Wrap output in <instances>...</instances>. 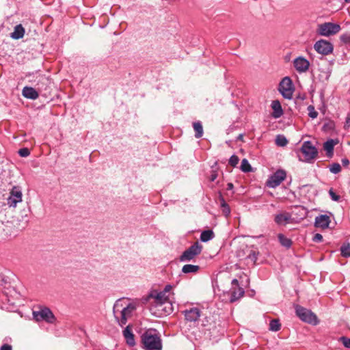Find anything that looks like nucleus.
Segmentation results:
<instances>
[{
  "label": "nucleus",
  "mask_w": 350,
  "mask_h": 350,
  "mask_svg": "<svg viewBox=\"0 0 350 350\" xmlns=\"http://www.w3.org/2000/svg\"><path fill=\"white\" fill-rule=\"evenodd\" d=\"M25 33V29L21 25L14 27V31L11 33V38L15 40L22 38Z\"/></svg>",
  "instance_id": "nucleus-21"
},
{
  "label": "nucleus",
  "mask_w": 350,
  "mask_h": 350,
  "mask_svg": "<svg viewBox=\"0 0 350 350\" xmlns=\"http://www.w3.org/2000/svg\"><path fill=\"white\" fill-rule=\"evenodd\" d=\"M22 94L24 97L32 100H35L39 96V94L34 88L27 86L23 88Z\"/></svg>",
  "instance_id": "nucleus-17"
},
{
  "label": "nucleus",
  "mask_w": 350,
  "mask_h": 350,
  "mask_svg": "<svg viewBox=\"0 0 350 350\" xmlns=\"http://www.w3.org/2000/svg\"><path fill=\"white\" fill-rule=\"evenodd\" d=\"M295 312L299 318L306 323L317 325L319 323L317 316L310 310L297 306L295 308Z\"/></svg>",
  "instance_id": "nucleus-5"
},
{
  "label": "nucleus",
  "mask_w": 350,
  "mask_h": 350,
  "mask_svg": "<svg viewBox=\"0 0 350 350\" xmlns=\"http://www.w3.org/2000/svg\"><path fill=\"white\" fill-rule=\"evenodd\" d=\"M142 341L146 350H161L162 345L160 338L154 331L149 330L142 336Z\"/></svg>",
  "instance_id": "nucleus-3"
},
{
  "label": "nucleus",
  "mask_w": 350,
  "mask_h": 350,
  "mask_svg": "<svg viewBox=\"0 0 350 350\" xmlns=\"http://www.w3.org/2000/svg\"><path fill=\"white\" fill-rule=\"evenodd\" d=\"M314 242L319 243L323 241V236L321 234L317 233L312 238Z\"/></svg>",
  "instance_id": "nucleus-39"
},
{
  "label": "nucleus",
  "mask_w": 350,
  "mask_h": 350,
  "mask_svg": "<svg viewBox=\"0 0 350 350\" xmlns=\"http://www.w3.org/2000/svg\"><path fill=\"white\" fill-rule=\"evenodd\" d=\"M314 49L318 53L327 55L332 53L334 47L331 42L322 39L315 42Z\"/></svg>",
  "instance_id": "nucleus-9"
},
{
  "label": "nucleus",
  "mask_w": 350,
  "mask_h": 350,
  "mask_svg": "<svg viewBox=\"0 0 350 350\" xmlns=\"http://www.w3.org/2000/svg\"><path fill=\"white\" fill-rule=\"evenodd\" d=\"M342 164L344 165V166H347L349 163V161L346 158H344L342 159Z\"/></svg>",
  "instance_id": "nucleus-43"
},
{
  "label": "nucleus",
  "mask_w": 350,
  "mask_h": 350,
  "mask_svg": "<svg viewBox=\"0 0 350 350\" xmlns=\"http://www.w3.org/2000/svg\"><path fill=\"white\" fill-rule=\"evenodd\" d=\"M341 254L344 257L350 256V244L349 243H344L340 247Z\"/></svg>",
  "instance_id": "nucleus-27"
},
{
  "label": "nucleus",
  "mask_w": 350,
  "mask_h": 350,
  "mask_svg": "<svg viewBox=\"0 0 350 350\" xmlns=\"http://www.w3.org/2000/svg\"><path fill=\"white\" fill-rule=\"evenodd\" d=\"M18 153H19L20 156H21L23 157H27L29 155L30 152L28 148H25L20 149L18 151Z\"/></svg>",
  "instance_id": "nucleus-36"
},
{
  "label": "nucleus",
  "mask_w": 350,
  "mask_h": 350,
  "mask_svg": "<svg viewBox=\"0 0 350 350\" xmlns=\"http://www.w3.org/2000/svg\"><path fill=\"white\" fill-rule=\"evenodd\" d=\"M275 144L278 146L284 147L288 144V141L284 135H279L275 138Z\"/></svg>",
  "instance_id": "nucleus-29"
},
{
  "label": "nucleus",
  "mask_w": 350,
  "mask_h": 350,
  "mask_svg": "<svg viewBox=\"0 0 350 350\" xmlns=\"http://www.w3.org/2000/svg\"><path fill=\"white\" fill-rule=\"evenodd\" d=\"M336 144L334 140L329 139L323 144V148L326 151V154L329 158L333 156L334 148Z\"/></svg>",
  "instance_id": "nucleus-19"
},
{
  "label": "nucleus",
  "mask_w": 350,
  "mask_h": 350,
  "mask_svg": "<svg viewBox=\"0 0 350 350\" xmlns=\"http://www.w3.org/2000/svg\"><path fill=\"white\" fill-rule=\"evenodd\" d=\"M200 269V267L193 265H185L182 268V271L184 273H196Z\"/></svg>",
  "instance_id": "nucleus-22"
},
{
  "label": "nucleus",
  "mask_w": 350,
  "mask_h": 350,
  "mask_svg": "<svg viewBox=\"0 0 350 350\" xmlns=\"http://www.w3.org/2000/svg\"><path fill=\"white\" fill-rule=\"evenodd\" d=\"M271 107L273 111L272 113L273 118H278L280 116H282V115L283 114V111L279 100H273L271 103Z\"/></svg>",
  "instance_id": "nucleus-18"
},
{
  "label": "nucleus",
  "mask_w": 350,
  "mask_h": 350,
  "mask_svg": "<svg viewBox=\"0 0 350 350\" xmlns=\"http://www.w3.org/2000/svg\"><path fill=\"white\" fill-rule=\"evenodd\" d=\"M123 335L129 345L133 346L135 345L134 335L133 334L129 326H127L123 331Z\"/></svg>",
  "instance_id": "nucleus-20"
},
{
  "label": "nucleus",
  "mask_w": 350,
  "mask_h": 350,
  "mask_svg": "<svg viewBox=\"0 0 350 350\" xmlns=\"http://www.w3.org/2000/svg\"><path fill=\"white\" fill-rule=\"evenodd\" d=\"M340 29L338 24L327 22L318 25L317 32L323 36H330L338 33Z\"/></svg>",
  "instance_id": "nucleus-4"
},
{
  "label": "nucleus",
  "mask_w": 350,
  "mask_h": 350,
  "mask_svg": "<svg viewBox=\"0 0 350 350\" xmlns=\"http://www.w3.org/2000/svg\"><path fill=\"white\" fill-rule=\"evenodd\" d=\"M23 193L20 187L14 186L10 192V196L8 198V204L10 207L15 208L17 204L22 202Z\"/></svg>",
  "instance_id": "nucleus-11"
},
{
  "label": "nucleus",
  "mask_w": 350,
  "mask_h": 350,
  "mask_svg": "<svg viewBox=\"0 0 350 350\" xmlns=\"http://www.w3.org/2000/svg\"><path fill=\"white\" fill-rule=\"evenodd\" d=\"M185 319L189 322H196L200 317V310L199 308L193 307L183 312Z\"/></svg>",
  "instance_id": "nucleus-13"
},
{
  "label": "nucleus",
  "mask_w": 350,
  "mask_h": 350,
  "mask_svg": "<svg viewBox=\"0 0 350 350\" xmlns=\"http://www.w3.org/2000/svg\"><path fill=\"white\" fill-rule=\"evenodd\" d=\"M279 91L284 98L291 99L293 97L294 88L291 79L286 77L280 82Z\"/></svg>",
  "instance_id": "nucleus-6"
},
{
  "label": "nucleus",
  "mask_w": 350,
  "mask_h": 350,
  "mask_svg": "<svg viewBox=\"0 0 350 350\" xmlns=\"http://www.w3.org/2000/svg\"><path fill=\"white\" fill-rule=\"evenodd\" d=\"M217 177V174L215 171H213L210 176V180L214 181Z\"/></svg>",
  "instance_id": "nucleus-41"
},
{
  "label": "nucleus",
  "mask_w": 350,
  "mask_h": 350,
  "mask_svg": "<svg viewBox=\"0 0 350 350\" xmlns=\"http://www.w3.org/2000/svg\"><path fill=\"white\" fill-rule=\"evenodd\" d=\"M193 129L196 132L195 137L196 138H200L203 135V128L202 125L200 122H196L193 123Z\"/></svg>",
  "instance_id": "nucleus-24"
},
{
  "label": "nucleus",
  "mask_w": 350,
  "mask_h": 350,
  "mask_svg": "<svg viewBox=\"0 0 350 350\" xmlns=\"http://www.w3.org/2000/svg\"><path fill=\"white\" fill-rule=\"evenodd\" d=\"M248 258L251 259V260L255 262L257 259L256 252L254 251L251 252V253L248 256Z\"/></svg>",
  "instance_id": "nucleus-40"
},
{
  "label": "nucleus",
  "mask_w": 350,
  "mask_h": 350,
  "mask_svg": "<svg viewBox=\"0 0 350 350\" xmlns=\"http://www.w3.org/2000/svg\"><path fill=\"white\" fill-rule=\"evenodd\" d=\"M308 116L311 118H316L318 116V113L316 111L314 106L312 105H309L308 107Z\"/></svg>",
  "instance_id": "nucleus-33"
},
{
  "label": "nucleus",
  "mask_w": 350,
  "mask_h": 350,
  "mask_svg": "<svg viewBox=\"0 0 350 350\" xmlns=\"http://www.w3.org/2000/svg\"><path fill=\"white\" fill-rule=\"evenodd\" d=\"M33 316L37 321H45L48 323H52L54 320V315L47 308H41L38 311H33Z\"/></svg>",
  "instance_id": "nucleus-12"
},
{
  "label": "nucleus",
  "mask_w": 350,
  "mask_h": 350,
  "mask_svg": "<svg viewBox=\"0 0 350 350\" xmlns=\"http://www.w3.org/2000/svg\"><path fill=\"white\" fill-rule=\"evenodd\" d=\"M293 64L295 69L299 72H306L310 65L309 62L302 57L296 58L293 62Z\"/></svg>",
  "instance_id": "nucleus-16"
},
{
  "label": "nucleus",
  "mask_w": 350,
  "mask_h": 350,
  "mask_svg": "<svg viewBox=\"0 0 350 350\" xmlns=\"http://www.w3.org/2000/svg\"><path fill=\"white\" fill-rule=\"evenodd\" d=\"M340 40L345 44H350V33H347L340 36Z\"/></svg>",
  "instance_id": "nucleus-35"
},
{
  "label": "nucleus",
  "mask_w": 350,
  "mask_h": 350,
  "mask_svg": "<svg viewBox=\"0 0 350 350\" xmlns=\"http://www.w3.org/2000/svg\"><path fill=\"white\" fill-rule=\"evenodd\" d=\"M329 194L331 198L334 201H338L340 198V196L337 195L332 189L329 190Z\"/></svg>",
  "instance_id": "nucleus-38"
},
{
  "label": "nucleus",
  "mask_w": 350,
  "mask_h": 350,
  "mask_svg": "<svg viewBox=\"0 0 350 350\" xmlns=\"http://www.w3.org/2000/svg\"><path fill=\"white\" fill-rule=\"evenodd\" d=\"M346 3H350V0H345Z\"/></svg>",
  "instance_id": "nucleus-46"
},
{
  "label": "nucleus",
  "mask_w": 350,
  "mask_h": 350,
  "mask_svg": "<svg viewBox=\"0 0 350 350\" xmlns=\"http://www.w3.org/2000/svg\"><path fill=\"white\" fill-rule=\"evenodd\" d=\"M275 222L278 225L284 226L287 224L293 223V219L291 215L286 212L280 213L275 216Z\"/></svg>",
  "instance_id": "nucleus-14"
},
{
  "label": "nucleus",
  "mask_w": 350,
  "mask_h": 350,
  "mask_svg": "<svg viewBox=\"0 0 350 350\" xmlns=\"http://www.w3.org/2000/svg\"><path fill=\"white\" fill-rule=\"evenodd\" d=\"M202 247L196 242L186 250L180 257L181 262L190 261L198 255L202 251Z\"/></svg>",
  "instance_id": "nucleus-7"
},
{
  "label": "nucleus",
  "mask_w": 350,
  "mask_h": 350,
  "mask_svg": "<svg viewBox=\"0 0 350 350\" xmlns=\"http://www.w3.org/2000/svg\"><path fill=\"white\" fill-rule=\"evenodd\" d=\"M243 294H244V291L242 288L239 289L238 295H237V292L234 291L232 293V295L230 297V302H234V301H237L239 298L242 297L243 295Z\"/></svg>",
  "instance_id": "nucleus-30"
},
{
  "label": "nucleus",
  "mask_w": 350,
  "mask_h": 350,
  "mask_svg": "<svg viewBox=\"0 0 350 350\" xmlns=\"http://www.w3.org/2000/svg\"><path fill=\"white\" fill-rule=\"evenodd\" d=\"M341 341L345 347L350 349V338L342 337Z\"/></svg>",
  "instance_id": "nucleus-37"
},
{
  "label": "nucleus",
  "mask_w": 350,
  "mask_h": 350,
  "mask_svg": "<svg viewBox=\"0 0 350 350\" xmlns=\"http://www.w3.org/2000/svg\"><path fill=\"white\" fill-rule=\"evenodd\" d=\"M239 161V157L236 155H232L229 159V164L232 167H235L238 164Z\"/></svg>",
  "instance_id": "nucleus-34"
},
{
  "label": "nucleus",
  "mask_w": 350,
  "mask_h": 350,
  "mask_svg": "<svg viewBox=\"0 0 350 350\" xmlns=\"http://www.w3.org/2000/svg\"><path fill=\"white\" fill-rule=\"evenodd\" d=\"M232 284H238V280L237 279H234L232 281Z\"/></svg>",
  "instance_id": "nucleus-45"
},
{
  "label": "nucleus",
  "mask_w": 350,
  "mask_h": 350,
  "mask_svg": "<svg viewBox=\"0 0 350 350\" xmlns=\"http://www.w3.org/2000/svg\"><path fill=\"white\" fill-rule=\"evenodd\" d=\"M278 239L280 244L286 248H289L292 245L291 240L282 234H278Z\"/></svg>",
  "instance_id": "nucleus-23"
},
{
  "label": "nucleus",
  "mask_w": 350,
  "mask_h": 350,
  "mask_svg": "<svg viewBox=\"0 0 350 350\" xmlns=\"http://www.w3.org/2000/svg\"><path fill=\"white\" fill-rule=\"evenodd\" d=\"M221 206L222 208L223 213L225 215V216L228 217L230 213V208L224 199H221Z\"/></svg>",
  "instance_id": "nucleus-31"
},
{
  "label": "nucleus",
  "mask_w": 350,
  "mask_h": 350,
  "mask_svg": "<svg viewBox=\"0 0 350 350\" xmlns=\"http://www.w3.org/2000/svg\"><path fill=\"white\" fill-rule=\"evenodd\" d=\"M227 186H228V189H232L233 188V185H232V183H228V185H227Z\"/></svg>",
  "instance_id": "nucleus-44"
},
{
  "label": "nucleus",
  "mask_w": 350,
  "mask_h": 350,
  "mask_svg": "<svg viewBox=\"0 0 350 350\" xmlns=\"http://www.w3.org/2000/svg\"><path fill=\"white\" fill-rule=\"evenodd\" d=\"M214 237L212 230H204L201 233L200 240L203 242H206L211 240Z\"/></svg>",
  "instance_id": "nucleus-25"
},
{
  "label": "nucleus",
  "mask_w": 350,
  "mask_h": 350,
  "mask_svg": "<svg viewBox=\"0 0 350 350\" xmlns=\"http://www.w3.org/2000/svg\"><path fill=\"white\" fill-rule=\"evenodd\" d=\"M136 309L133 303H129L125 299H118L113 306V314L121 326L125 325Z\"/></svg>",
  "instance_id": "nucleus-2"
},
{
  "label": "nucleus",
  "mask_w": 350,
  "mask_h": 350,
  "mask_svg": "<svg viewBox=\"0 0 350 350\" xmlns=\"http://www.w3.org/2000/svg\"><path fill=\"white\" fill-rule=\"evenodd\" d=\"M286 176V172L283 170H279L269 177L267 181V185L269 187L275 188L281 184Z\"/></svg>",
  "instance_id": "nucleus-10"
},
{
  "label": "nucleus",
  "mask_w": 350,
  "mask_h": 350,
  "mask_svg": "<svg viewBox=\"0 0 350 350\" xmlns=\"http://www.w3.org/2000/svg\"><path fill=\"white\" fill-rule=\"evenodd\" d=\"M241 170L243 172H250L252 170V168L246 159H243L241 164Z\"/></svg>",
  "instance_id": "nucleus-28"
},
{
  "label": "nucleus",
  "mask_w": 350,
  "mask_h": 350,
  "mask_svg": "<svg viewBox=\"0 0 350 350\" xmlns=\"http://www.w3.org/2000/svg\"><path fill=\"white\" fill-rule=\"evenodd\" d=\"M172 286L166 285L161 291H153L150 295L152 299L151 310L157 316L168 315L172 312L171 297Z\"/></svg>",
  "instance_id": "nucleus-1"
},
{
  "label": "nucleus",
  "mask_w": 350,
  "mask_h": 350,
  "mask_svg": "<svg viewBox=\"0 0 350 350\" xmlns=\"http://www.w3.org/2000/svg\"><path fill=\"white\" fill-rule=\"evenodd\" d=\"M281 324L279 320L273 319L269 323V329L273 332H278L280 329Z\"/></svg>",
  "instance_id": "nucleus-26"
},
{
  "label": "nucleus",
  "mask_w": 350,
  "mask_h": 350,
  "mask_svg": "<svg viewBox=\"0 0 350 350\" xmlns=\"http://www.w3.org/2000/svg\"><path fill=\"white\" fill-rule=\"evenodd\" d=\"M305 161L310 162L317 156L318 151L310 141L304 142L301 148Z\"/></svg>",
  "instance_id": "nucleus-8"
},
{
  "label": "nucleus",
  "mask_w": 350,
  "mask_h": 350,
  "mask_svg": "<svg viewBox=\"0 0 350 350\" xmlns=\"http://www.w3.org/2000/svg\"><path fill=\"white\" fill-rule=\"evenodd\" d=\"M1 350H12V347L9 345H3L1 347Z\"/></svg>",
  "instance_id": "nucleus-42"
},
{
  "label": "nucleus",
  "mask_w": 350,
  "mask_h": 350,
  "mask_svg": "<svg viewBox=\"0 0 350 350\" xmlns=\"http://www.w3.org/2000/svg\"><path fill=\"white\" fill-rule=\"evenodd\" d=\"M331 222L329 216L327 215H321L315 218L314 226L317 228L326 229L329 227Z\"/></svg>",
  "instance_id": "nucleus-15"
},
{
  "label": "nucleus",
  "mask_w": 350,
  "mask_h": 350,
  "mask_svg": "<svg viewBox=\"0 0 350 350\" xmlns=\"http://www.w3.org/2000/svg\"><path fill=\"white\" fill-rule=\"evenodd\" d=\"M329 170L333 174H338L341 171V166L337 163H332L329 167Z\"/></svg>",
  "instance_id": "nucleus-32"
}]
</instances>
